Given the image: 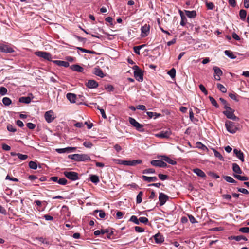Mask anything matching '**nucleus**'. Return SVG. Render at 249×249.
<instances>
[{"mask_svg": "<svg viewBox=\"0 0 249 249\" xmlns=\"http://www.w3.org/2000/svg\"><path fill=\"white\" fill-rule=\"evenodd\" d=\"M212 149L213 150V151L214 153V155L215 157L218 158L221 161L224 160L223 156L221 155V154L219 152L216 151L214 148H212Z\"/></svg>", "mask_w": 249, "mask_h": 249, "instance_id": "c85d7f7f", "label": "nucleus"}, {"mask_svg": "<svg viewBox=\"0 0 249 249\" xmlns=\"http://www.w3.org/2000/svg\"><path fill=\"white\" fill-rule=\"evenodd\" d=\"M209 98L210 99V101L211 104L213 106H214L216 108H218L219 107V106H218V104L217 103L216 100L213 97H212L211 96H209Z\"/></svg>", "mask_w": 249, "mask_h": 249, "instance_id": "c03bdc74", "label": "nucleus"}, {"mask_svg": "<svg viewBox=\"0 0 249 249\" xmlns=\"http://www.w3.org/2000/svg\"><path fill=\"white\" fill-rule=\"evenodd\" d=\"M232 170L235 173L239 174H241L242 173V171L241 170L240 167L236 163H234L232 164Z\"/></svg>", "mask_w": 249, "mask_h": 249, "instance_id": "393cba45", "label": "nucleus"}, {"mask_svg": "<svg viewBox=\"0 0 249 249\" xmlns=\"http://www.w3.org/2000/svg\"><path fill=\"white\" fill-rule=\"evenodd\" d=\"M89 178H90V180L92 182L95 183V184L98 183L100 181L99 177L96 175H91Z\"/></svg>", "mask_w": 249, "mask_h": 249, "instance_id": "cd10ccee", "label": "nucleus"}, {"mask_svg": "<svg viewBox=\"0 0 249 249\" xmlns=\"http://www.w3.org/2000/svg\"><path fill=\"white\" fill-rule=\"evenodd\" d=\"M0 52L12 53L14 52L15 51L10 45L0 43Z\"/></svg>", "mask_w": 249, "mask_h": 249, "instance_id": "39448f33", "label": "nucleus"}, {"mask_svg": "<svg viewBox=\"0 0 249 249\" xmlns=\"http://www.w3.org/2000/svg\"><path fill=\"white\" fill-rule=\"evenodd\" d=\"M45 119L47 123L52 122L55 119L54 113L52 110L46 112L44 114Z\"/></svg>", "mask_w": 249, "mask_h": 249, "instance_id": "6e6552de", "label": "nucleus"}, {"mask_svg": "<svg viewBox=\"0 0 249 249\" xmlns=\"http://www.w3.org/2000/svg\"><path fill=\"white\" fill-rule=\"evenodd\" d=\"M150 163L156 167H165L167 166V164L161 160H153Z\"/></svg>", "mask_w": 249, "mask_h": 249, "instance_id": "9d476101", "label": "nucleus"}, {"mask_svg": "<svg viewBox=\"0 0 249 249\" xmlns=\"http://www.w3.org/2000/svg\"><path fill=\"white\" fill-rule=\"evenodd\" d=\"M157 136L160 138H168L169 137V133L167 132H161Z\"/></svg>", "mask_w": 249, "mask_h": 249, "instance_id": "ea45409f", "label": "nucleus"}, {"mask_svg": "<svg viewBox=\"0 0 249 249\" xmlns=\"http://www.w3.org/2000/svg\"><path fill=\"white\" fill-rule=\"evenodd\" d=\"M217 88L223 93H226L227 92L226 88L222 84L218 83L217 84Z\"/></svg>", "mask_w": 249, "mask_h": 249, "instance_id": "58836bf2", "label": "nucleus"}, {"mask_svg": "<svg viewBox=\"0 0 249 249\" xmlns=\"http://www.w3.org/2000/svg\"><path fill=\"white\" fill-rule=\"evenodd\" d=\"M76 147H68L66 148V153H71L76 150Z\"/></svg>", "mask_w": 249, "mask_h": 249, "instance_id": "680f3d73", "label": "nucleus"}, {"mask_svg": "<svg viewBox=\"0 0 249 249\" xmlns=\"http://www.w3.org/2000/svg\"><path fill=\"white\" fill-rule=\"evenodd\" d=\"M67 98L70 101L71 103H76V95L75 94L71 93H68L66 95Z\"/></svg>", "mask_w": 249, "mask_h": 249, "instance_id": "aec40b11", "label": "nucleus"}, {"mask_svg": "<svg viewBox=\"0 0 249 249\" xmlns=\"http://www.w3.org/2000/svg\"><path fill=\"white\" fill-rule=\"evenodd\" d=\"M53 62L58 66H63L64 67H68L69 66V63L67 61L61 60H54Z\"/></svg>", "mask_w": 249, "mask_h": 249, "instance_id": "6ab92c4d", "label": "nucleus"}, {"mask_svg": "<svg viewBox=\"0 0 249 249\" xmlns=\"http://www.w3.org/2000/svg\"><path fill=\"white\" fill-rule=\"evenodd\" d=\"M185 12L186 16L189 18H194L196 16V12L194 10L191 11L185 10Z\"/></svg>", "mask_w": 249, "mask_h": 249, "instance_id": "a878e982", "label": "nucleus"}, {"mask_svg": "<svg viewBox=\"0 0 249 249\" xmlns=\"http://www.w3.org/2000/svg\"><path fill=\"white\" fill-rule=\"evenodd\" d=\"M93 73L96 75L98 76L101 78H103L105 76V74L103 71L98 66L94 68Z\"/></svg>", "mask_w": 249, "mask_h": 249, "instance_id": "a211bd4d", "label": "nucleus"}, {"mask_svg": "<svg viewBox=\"0 0 249 249\" xmlns=\"http://www.w3.org/2000/svg\"><path fill=\"white\" fill-rule=\"evenodd\" d=\"M184 229L183 225L180 223H175L174 225V232L176 234H179Z\"/></svg>", "mask_w": 249, "mask_h": 249, "instance_id": "f8f14e48", "label": "nucleus"}, {"mask_svg": "<svg viewBox=\"0 0 249 249\" xmlns=\"http://www.w3.org/2000/svg\"><path fill=\"white\" fill-rule=\"evenodd\" d=\"M155 242L157 244H161L164 241V237L160 233H158L153 236Z\"/></svg>", "mask_w": 249, "mask_h": 249, "instance_id": "ddd939ff", "label": "nucleus"}, {"mask_svg": "<svg viewBox=\"0 0 249 249\" xmlns=\"http://www.w3.org/2000/svg\"><path fill=\"white\" fill-rule=\"evenodd\" d=\"M142 160H124L123 162V165L127 166H135L137 164H141Z\"/></svg>", "mask_w": 249, "mask_h": 249, "instance_id": "1a4fd4ad", "label": "nucleus"}, {"mask_svg": "<svg viewBox=\"0 0 249 249\" xmlns=\"http://www.w3.org/2000/svg\"><path fill=\"white\" fill-rule=\"evenodd\" d=\"M5 179H8V180H11V181H15V182H18V178H14V177H10L8 175L6 177V178Z\"/></svg>", "mask_w": 249, "mask_h": 249, "instance_id": "e2e57ef3", "label": "nucleus"}, {"mask_svg": "<svg viewBox=\"0 0 249 249\" xmlns=\"http://www.w3.org/2000/svg\"><path fill=\"white\" fill-rule=\"evenodd\" d=\"M213 69L214 71V73L216 74V76H215V79L216 80H220V76L222 75V71L217 67H213Z\"/></svg>", "mask_w": 249, "mask_h": 249, "instance_id": "f3484780", "label": "nucleus"}, {"mask_svg": "<svg viewBox=\"0 0 249 249\" xmlns=\"http://www.w3.org/2000/svg\"><path fill=\"white\" fill-rule=\"evenodd\" d=\"M2 102L4 105L9 106L11 104L12 101H11V100L9 98L4 97L2 99Z\"/></svg>", "mask_w": 249, "mask_h": 249, "instance_id": "4c0bfd02", "label": "nucleus"}, {"mask_svg": "<svg viewBox=\"0 0 249 249\" xmlns=\"http://www.w3.org/2000/svg\"><path fill=\"white\" fill-rule=\"evenodd\" d=\"M69 159L73 160L75 161H85L91 160L90 157L87 154H74L68 156Z\"/></svg>", "mask_w": 249, "mask_h": 249, "instance_id": "f257e3e1", "label": "nucleus"}, {"mask_svg": "<svg viewBox=\"0 0 249 249\" xmlns=\"http://www.w3.org/2000/svg\"><path fill=\"white\" fill-rule=\"evenodd\" d=\"M143 196V192L140 191L137 196L136 202L137 203H140L142 201V197Z\"/></svg>", "mask_w": 249, "mask_h": 249, "instance_id": "f704fd0d", "label": "nucleus"}, {"mask_svg": "<svg viewBox=\"0 0 249 249\" xmlns=\"http://www.w3.org/2000/svg\"><path fill=\"white\" fill-rule=\"evenodd\" d=\"M7 92V89L6 88L4 87H1L0 88V94L1 95H4Z\"/></svg>", "mask_w": 249, "mask_h": 249, "instance_id": "3c124183", "label": "nucleus"}, {"mask_svg": "<svg viewBox=\"0 0 249 249\" xmlns=\"http://www.w3.org/2000/svg\"><path fill=\"white\" fill-rule=\"evenodd\" d=\"M129 221L134 222L136 224H137V225L139 224V219H138L137 216H136L135 215L132 216L130 217Z\"/></svg>", "mask_w": 249, "mask_h": 249, "instance_id": "de8ad7c7", "label": "nucleus"}, {"mask_svg": "<svg viewBox=\"0 0 249 249\" xmlns=\"http://www.w3.org/2000/svg\"><path fill=\"white\" fill-rule=\"evenodd\" d=\"M146 114L149 118H152V117H154V118L155 119L161 115L160 114L152 112H147Z\"/></svg>", "mask_w": 249, "mask_h": 249, "instance_id": "c756f323", "label": "nucleus"}, {"mask_svg": "<svg viewBox=\"0 0 249 249\" xmlns=\"http://www.w3.org/2000/svg\"><path fill=\"white\" fill-rule=\"evenodd\" d=\"M29 166L30 168L33 169H36L37 168V165L35 161H31L29 163Z\"/></svg>", "mask_w": 249, "mask_h": 249, "instance_id": "a18cd8bd", "label": "nucleus"}, {"mask_svg": "<svg viewBox=\"0 0 249 249\" xmlns=\"http://www.w3.org/2000/svg\"><path fill=\"white\" fill-rule=\"evenodd\" d=\"M86 85L87 87L90 89L96 88L98 86V83L94 80H89L86 83Z\"/></svg>", "mask_w": 249, "mask_h": 249, "instance_id": "4468645a", "label": "nucleus"}, {"mask_svg": "<svg viewBox=\"0 0 249 249\" xmlns=\"http://www.w3.org/2000/svg\"><path fill=\"white\" fill-rule=\"evenodd\" d=\"M223 178L228 182L232 183H236V181L231 177L225 176L223 177Z\"/></svg>", "mask_w": 249, "mask_h": 249, "instance_id": "72a5a7b5", "label": "nucleus"}, {"mask_svg": "<svg viewBox=\"0 0 249 249\" xmlns=\"http://www.w3.org/2000/svg\"><path fill=\"white\" fill-rule=\"evenodd\" d=\"M17 156L19 159L22 160H26L28 157L27 155H24L19 153H17Z\"/></svg>", "mask_w": 249, "mask_h": 249, "instance_id": "49530a36", "label": "nucleus"}, {"mask_svg": "<svg viewBox=\"0 0 249 249\" xmlns=\"http://www.w3.org/2000/svg\"><path fill=\"white\" fill-rule=\"evenodd\" d=\"M35 54L40 57L43 58V59L48 60L52 61V55L46 52L37 51L35 53Z\"/></svg>", "mask_w": 249, "mask_h": 249, "instance_id": "0eeeda50", "label": "nucleus"}, {"mask_svg": "<svg viewBox=\"0 0 249 249\" xmlns=\"http://www.w3.org/2000/svg\"><path fill=\"white\" fill-rule=\"evenodd\" d=\"M134 77L136 79L139 81H142L143 80V73L141 70H138L135 71L134 72Z\"/></svg>", "mask_w": 249, "mask_h": 249, "instance_id": "dca6fc26", "label": "nucleus"}, {"mask_svg": "<svg viewBox=\"0 0 249 249\" xmlns=\"http://www.w3.org/2000/svg\"><path fill=\"white\" fill-rule=\"evenodd\" d=\"M196 147L201 149L204 151L208 150V148L203 144H202L201 142H198L196 143Z\"/></svg>", "mask_w": 249, "mask_h": 249, "instance_id": "7c9ffc66", "label": "nucleus"}, {"mask_svg": "<svg viewBox=\"0 0 249 249\" xmlns=\"http://www.w3.org/2000/svg\"><path fill=\"white\" fill-rule=\"evenodd\" d=\"M26 125L27 127L30 129H34L36 127L35 124L32 123H28Z\"/></svg>", "mask_w": 249, "mask_h": 249, "instance_id": "338daca9", "label": "nucleus"}, {"mask_svg": "<svg viewBox=\"0 0 249 249\" xmlns=\"http://www.w3.org/2000/svg\"><path fill=\"white\" fill-rule=\"evenodd\" d=\"M172 249H181L182 246L180 245V244L178 241H174L172 242Z\"/></svg>", "mask_w": 249, "mask_h": 249, "instance_id": "e433bc0d", "label": "nucleus"}, {"mask_svg": "<svg viewBox=\"0 0 249 249\" xmlns=\"http://www.w3.org/2000/svg\"><path fill=\"white\" fill-rule=\"evenodd\" d=\"M233 152L242 162L244 161V154L241 151V150H238L237 149H234L233 150Z\"/></svg>", "mask_w": 249, "mask_h": 249, "instance_id": "5701e85b", "label": "nucleus"}, {"mask_svg": "<svg viewBox=\"0 0 249 249\" xmlns=\"http://www.w3.org/2000/svg\"><path fill=\"white\" fill-rule=\"evenodd\" d=\"M124 215V213L121 211H117L116 213V217L118 219H121Z\"/></svg>", "mask_w": 249, "mask_h": 249, "instance_id": "774afa93", "label": "nucleus"}, {"mask_svg": "<svg viewBox=\"0 0 249 249\" xmlns=\"http://www.w3.org/2000/svg\"><path fill=\"white\" fill-rule=\"evenodd\" d=\"M129 122L138 131L140 132L144 131V129H143V125L138 123L135 119L132 117H129Z\"/></svg>", "mask_w": 249, "mask_h": 249, "instance_id": "7ed1b4c3", "label": "nucleus"}, {"mask_svg": "<svg viewBox=\"0 0 249 249\" xmlns=\"http://www.w3.org/2000/svg\"><path fill=\"white\" fill-rule=\"evenodd\" d=\"M225 55L228 56L231 59H234L236 58V56L234 55L233 53L230 51L226 50L224 52Z\"/></svg>", "mask_w": 249, "mask_h": 249, "instance_id": "c9c22d12", "label": "nucleus"}, {"mask_svg": "<svg viewBox=\"0 0 249 249\" xmlns=\"http://www.w3.org/2000/svg\"><path fill=\"white\" fill-rule=\"evenodd\" d=\"M83 145L87 148H90L93 146V144L90 142L85 141L83 143Z\"/></svg>", "mask_w": 249, "mask_h": 249, "instance_id": "bf43d9fd", "label": "nucleus"}, {"mask_svg": "<svg viewBox=\"0 0 249 249\" xmlns=\"http://www.w3.org/2000/svg\"><path fill=\"white\" fill-rule=\"evenodd\" d=\"M64 175L69 179L74 181L79 179L78 174L73 171H65Z\"/></svg>", "mask_w": 249, "mask_h": 249, "instance_id": "423d86ee", "label": "nucleus"}, {"mask_svg": "<svg viewBox=\"0 0 249 249\" xmlns=\"http://www.w3.org/2000/svg\"><path fill=\"white\" fill-rule=\"evenodd\" d=\"M142 178L143 180L148 182H154L158 180L156 177H147L144 175L142 176Z\"/></svg>", "mask_w": 249, "mask_h": 249, "instance_id": "4be33fe9", "label": "nucleus"}, {"mask_svg": "<svg viewBox=\"0 0 249 249\" xmlns=\"http://www.w3.org/2000/svg\"><path fill=\"white\" fill-rule=\"evenodd\" d=\"M77 49L79 50H80L82 52L86 53H91V54H95V52L93 51H90L89 50H87L81 47H77Z\"/></svg>", "mask_w": 249, "mask_h": 249, "instance_id": "37998d69", "label": "nucleus"}, {"mask_svg": "<svg viewBox=\"0 0 249 249\" xmlns=\"http://www.w3.org/2000/svg\"><path fill=\"white\" fill-rule=\"evenodd\" d=\"M155 172V169L153 168L146 169L142 171L143 174L154 173Z\"/></svg>", "mask_w": 249, "mask_h": 249, "instance_id": "603ef678", "label": "nucleus"}, {"mask_svg": "<svg viewBox=\"0 0 249 249\" xmlns=\"http://www.w3.org/2000/svg\"><path fill=\"white\" fill-rule=\"evenodd\" d=\"M235 240L237 241H240L241 240H244L245 241H247V239L243 235L239 236H235Z\"/></svg>", "mask_w": 249, "mask_h": 249, "instance_id": "4d7b16f0", "label": "nucleus"}, {"mask_svg": "<svg viewBox=\"0 0 249 249\" xmlns=\"http://www.w3.org/2000/svg\"><path fill=\"white\" fill-rule=\"evenodd\" d=\"M139 222H141L144 223L145 224H147L148 222V219L145 217H141L139 218Z\"/></svg>", "mask_w": 249, "mask_h": 249, "instance_id": "8fccbe9b", "label": "nucleus"}, {"mask_svg": "<svg viewBox=\"0 0 249 249\" xmlns=\"http://www.w3.org/2000/svg\"><path fill=\"white\" fill-rule=\"evenodd\" d=\"M189 118L192 122H195L196 120L197 121L194 117V113L192 109H190L189 110Z\"/></svg>", "mask_w": 249, "mask_h": 249, "instance_id": "13d9d810", "label": "nucleus"}, {"mask_svg": "<svg viewBox=\"0 0 249 249\" xmlns=\"http://www.w3.org/2000/svg\"><path fill=\"white\" fill-rule=\"evenodd\" d=\"M99 213V216L102 218H104L106 216V213L103 210H96L94 211V214L97 213Z\"/></svg>", "mask_w": 249, "mask_h": 249, "instance_id": "473e14b6", "label": "nucleus"}, {"mask_svg": "<svg viewBox=\"0 0 249 249\" xmlns=\"http://www.w3.org/2000/svg\"><path fill=\"white\" fill-rule=\"evenodd\" d=\"M239 231L243 233H249V227H242L239 229Z\"/></svg>", "mask_w": 249, "mask_h": 249, "instance_id": "052dcab7", "label": "nucleus"}, {"mask_svg": "<svg viewBox=\"0 0 249 249\" xmlns=\"http://www.w3.org/2000/svg\"><path fill=\"white\" fill-rule=\"evenodd\" d=\"M59 184L66 185L67 183V180L65 178H61L58 179L57 182Z\"/></svg>", "mask_w": 249, "mask_h": 249, "instance_id": "6e6d98bb", "label": "nucleus"}, {"mask_svg": "<svg viewBox=\"0 0 249 249\" xmlns=\"http://www.w3.org/2000/svg\"><path fill=\"white\" fill-rule=\"evenodd\" d=\"M144 45H142L140 46H136L133 47V50L134 52L137 54L139 55L140 54V50L141 48H142Z\"/></svg>", "mask_w": 249, "mask_h": 249, "instance_id": "a19ab883", "label": "nucleus"}, {"mask_svg": "<svg viewBox=\"0 0 249 249\" xmlns=\"http://www.w3.org/2000/svg\"><path fill=\"white\" fill-rule=\"evenodd\" d=\"M70 68L75 71L83 72L84 68L78 64H74L71 66Z\"/></svg>", "mask_w": 249, "mask_h": 249, "instance_id": "412c9836", "label": "nucleus"}, {"mask_svg": "<svg viewBox=\"0 0 249 249\" xmlns=\"http://www.w3.org/2000/svg\"><path fill=\"white\" fill-rule=\"evenodd\" d=\"M142 36L145 37L148 36L149 34L150 31V25L147 24H145L144 25L141 27Z\"/></svg>", "mask_w": 249, "mask_h": 249, "instance_id": "9b49d317", "label": "nucleus"}, {"mask_svg": "<svg viewBox=\"0 0 249 249\" xmlns=\"http://www.w3.org/2000/svg\"><path fill=\"white\" fill-rule=\"evenodd\" d=\"M225 126L227 131L231 133H235L238 129L234 123L230 121L226 122Z\"/></svg>", "mask_w": 249, "mask_h": 249, "instance_id": "20e7f679", "label": "nucleus"}, {"mask_svg": "<svg viewBox=\"0 0 249 249\" xmlns=\"http://www.w3.org/2000/svg\"><path fill=\"white\" fill-rule=\"evenodd\" d=\"M229 96L232 99V100L238 102L239 99L237 98V95L235 93H230L229 94Z\"/></svg>", "mask_w": 249, "mask_h": 249, "instance_id": "09e8293b", "label": "nucleus"}, {"mask_svg": "<svg viewBox=\"0 0 249 249\" xmlns=\"http://www.w3.org/2000/svg\"><path fill=\"white\" fill-rule=\"evenodd\" d=\"M225 110L223 111L224 114L229 119L233 120H238L239 118L234 114V110L229 106H226L224 108Z\"/></svg>", "mask_w": 249, "mask_h": 249, "instance_id": "f03ea898", "label": "nucleus"}, {"mask_svg": "<svg viewBox=\"0 0 249 249\" xmlns=\"http://www.w3.org/2000/svg\"><path fill=\"white\" fill-rule=\"evenodd\" d=\"M7 129L9 131L15 132L16 131V129L11 124H8L7 126Z\"/></svg>", "mask_w": 249, "mask_h": 249, "instance_id": "864d4df0", "label": "nucleus"}, {"mask_svg": "<svg viewBox=\"0 0 249 249\" xmlns=\"http://www.w3.org/2000/svg\"><path fill=\"white\" fill-rule=\"evenodd\" d=\"M206 6H207V7L208 9H210V10H213L214 7V5L213 4V3L212 2H206Z\"/></svg>", "mask_w": 249, "mask_h": 249, "instance_id": "69168bd1", "label": "nucleus"}, {"mask_svg": "<svg viewBox=\"0 0 249 249\" xmlns=\"http://www.w3.org/2000/svg\"><path fill=\"white\" fill-rule=\"evenodd\" d=\"M168 198V196L163 193H160L159 195V201L160 206H162L165 204Z\"/></svg>", "mask_w": 249, "mask_h": 249, "instance_id": "2eb2a0df", "label": "nucleus"}, {"mask_svg": "<svg viewBox=\"0 0 249 249\" xmlns=\"http://www.w3.org/2000/svg\"><path fill=\"white\" fill-rule=\"evenodd\" d=\"M161 160H164L169 164H171V159L166 156H161Z\"/></svg>", "mask_w": 249, "mask_h": 249, "instance_id": "5fc2aeb1", "label": "nucleus"}, {"mask_svg": "<svg viewBox=\"0 0 249 249\" xmlns=\"http://www.w3.org/2000/svg\"><path fill=\"white\" fill-rule=\"evenodd\" d=\"M247 15V12L246 10L242 9L239 11V16L241 20H244Z\"/></svg>", "mask_w": 249, "mask_h": 249, "instance_id": "2f4dec72", "label": "nucleus"}, {"mask_svg": "<svg viewBox=\"0 0 249 249\" xmlns=\"http://www.w3.org/2000/svg\"><path fill=\"white\" fill-rule=\"evenodd\" d=\"M199 87L200 89L202 91V92H203L205 95H207L208 94L207 90H206V88L203 85L200 84L199 86Z\"/></svg>", "mask_w": 249, "mask_h": 249, "instance_id": "0e129e2a", "label": "nucleus"}, {"mask_svg": "<svg viewBox=\"0 0 249 249\" xmlns=\"http://www.w3.org/2000/svg\"><path fill=\"white\" fill-rule=\"evenodd\" d=\"M31 99L29 97H21L19 99V102L25 104H29L31 102Z\"/></svg>", "mask_w": 249, "mask_h": 249, "instance_id": "bb28decb", "label": "nucleus"}, {"mask_svg": "<svg viewBox=\"0 0 249 249\" xmlns=\"http://www.w3.org/2000/svg\"><path fill=\"white\" fill-rule=\"evenodd\" d=\"M193 172L196 173L198 176L204 178L206 177L205 173L201 169L199 168H195L193 169Z\"/></svg>", "mask_w": 249, "mask_h": 249, "instance_id": "b1692460", "label": "nucleus"}, {"mask_svg": "<svg viewBox=\"0 0 249 249\" xmlns=\"http://www.w3.org/2000/svg\"><path fill=\"white\" fill-rule=\"evenodd\" d=\"M234 177L241 181H246L248 179V178L246 176H241L239 175H234Z\"/></svg>", "mask_w": 249, "mask_h": 249, "instance_id": "79ce46f5", "label": "nucleus"}]
</instances>
